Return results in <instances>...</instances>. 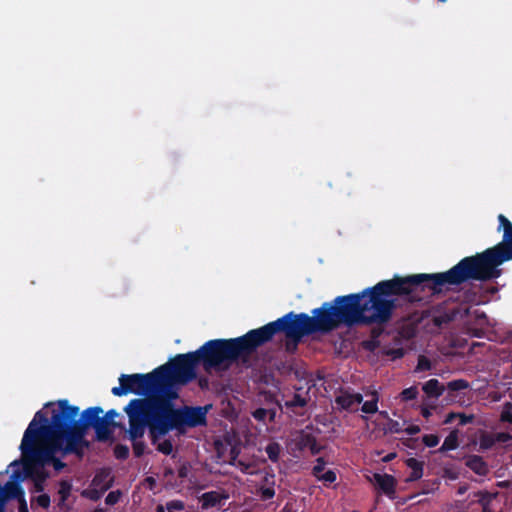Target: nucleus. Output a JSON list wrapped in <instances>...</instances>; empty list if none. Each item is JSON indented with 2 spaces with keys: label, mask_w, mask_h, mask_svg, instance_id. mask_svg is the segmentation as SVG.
<instances>
[{
  "label": "nucleus",
  "mask_w": 512,
  "mask_h": 512,
  "mask_svg": "<svg viewBox=\"0 0 512 512\" xmlns=\"http://www.w3.org/2000/svg\"><path fill=\"white\" fill-rule=\"evenodd\" d=\"M363 346L367 350L374 351L375 349H377L380 346V341H379V339H370V340L364 341Z\"/></svg>",
  "instance_id": "49"
},
{
  "label": "nucleus",
  "mask_w": 512,
  "mask_h": 512,
  "mask_svg": "<svg viewBox=\"0 0 512 512\" xmlns=\"http://www.w3.org/2000/svg\"><path fill=\"white\" fill-rule=\"evenodd\" d=\"M131 426V436L144 437L148 429L150 440L156 444L162 436L175 430L164 406L153 399H132L124 407Z\"/></svg>",
  "instance_id": "5"
},
{
  "label": "nucleus",
  "mask_w": 512,
  "mask_h": 512,
  "mask_svg": "<svg viewBox=\"0 0 512 512\" xmlns=\"http://www.w3.org/2000/svg\"><path fill=\"white\" fill-rule=\"evenodd\" d=\"M317 479L320 481L333 483L336 481L337 476L333 470H327L326 472L322 473L319 477H317Z\"/></svg>",
  "instance_id": "43"
},
{
  "label": "nucleus",
  "mask_w": 512,
  "mask_h": 512,
  "mask_svg": "<svg viewBox=\"0 0 512 512\" xmlns=\"http://www.w3.org/2000/svg\"><path fill=\"white\" fill-rule=\"evenodd\" d=\"M121 492L120 491H111L105 499L106 504L108 505H114L119 501Z\"/></svg>",
  "instance_id": "46"
},
{
  "label": "nucleus",
  "mask_w": 512,
  "mask_h": 512,
  "mask_svg": "<svg viewBox=\"0 0 512 512\" xmlns=\"http://www.w3.org/2000/svg\"><path fill=\"white\" fill-rule=\"evenodd\" d=\"M265 452H266L268 458L272 462L277 463L279 461V458H280L281 446L277 442H270L266 446Z\"/></svg>",
  "instance_id": "27"
},
{
  "label": "nucleus",
  "mask_w": 512,
  "mask_h": 512,
  "mask_svg": "<svg viewBox=\"0 0 512 512\" xmlns=\"http://www.w3.org/2000/svg\"><path fill=\"white\" fill-rule=\"evenodd\" d=\"M166 506L164 507L163 505H158L156 507V512H166Z\"/></svg>",
  "instance_id": "64"
},
{
  "label": "nucleus",
  "mask_w": 512,
  "mask_h": 512,
  "mask_svg": "<svg viewBox=\"0 0 512 512\" xmlns=\"http://www.w3.org/2000/svg\"><path fill=\"white\" fill-rule=\"evenodd\" d=\"M405 464L411 469V473L406 479L407 482H414L422 478L424 462L411 457L405 460Z\"/></svg>",
  "instance_id": "22"
},
{
  "label": "nucleus",
  "mask_w": 512,
  "mask_h": 512,
  "mask_svg": "<svg viewBox=\"0 0 512 512\" xmlns=\"http://www.w3.org/2000/svg\"><path fill=\"white\" fill-rule=\"evenodd\" d=\"M374 480L379 489L387 495L390 499L395 498L396 492V480L390 474H374Z\"/></svg>",
  "instance_id": "16"
},
{
  "label": "nucleus",
  "mask_w": 512,
  "mask_h": 512,
  "mask_svg": "<svg viewBox=\"0 0 512 512\" xmlns=\"http://www.w3.org/2000/svg\"><path fill=\"white\" fill-rule=\"evenodd\" d=\"M17 501H18V504H19L18 512H29L27 501H26V498H25V492H23L22 498H18Z\"/></svg>",
  "instance_id": "51"
},
{
  "label": "nucleus",
  "mask_w": 512,
  "mask_h": 512,
  "mask_svg": "<svg viewBox=\"0 0 512 512\" xmlns=\"http://www.w3.org/2000/svg\"><path fill=\"white\" fill-rule=\"evenodd\" d=\"M418 369L420 370H428L430 369V362L427 358L425 357H420L419 360H418V366H417Z\"/></svg>",
  "instance_id": "55"
},
{
  "label": "nucleus",
  "mask_w": 512,
  "mask_h": 512,
  "mask_svg": "<svg viewBox=\"0 0 512 512\" xmlns=\"http://www.w3.org/2000/svg\"><path fill=\"white\" fill-rule=\"evenodd\" d=\"M166 509L168 512H176L185 509V504L181 500H171L166 503Z\"/></svg>",
  "instance_id": "39"
},
{
  "label": "nucleus",
  "mask_w": 512,
  "mask_h": 512,
  "mask_svg": "<svg viewBox=\"0 0 512 512\" xmlns=\"http://www.w3.org/2000/svg\"><path fill=\"white\" fill-rule=\"evenodd\" d=\"M50 464L53 466V468L56 471H61L62 469H64L66 467V463H64L57 457H55L53 460H51Z\"/></svg>",
  "instance_id": "53"
},
{
  "label": "nucleus",
  "mask_w": 512,
  "mask_h": 512,
  "mask_svg": "<svg viewBox=\"0 0 512 512\" xmlns=\"http://www.w3.org/2000/svg\"><path fill=\"white\" fill-rule=\"evenodd\" d=\"M499 264L512 260V230L509 235H503L502 241L493 247L488 248Z\"/></svg>",
  "instance_id": "12"
},
{
  "label": "nucleus",
  "mask_w": 512,
  "mask_h": 512,
  "mask_svg": "<svg viewBox=\"0 0 512 512\" xmlns=\"http://www.w3.org/2000/svg\"><path fill=\"white\" fill-rule=\"evenodd\" d=\"M301 443L304 447H308L312 455H317L320 453L321 447L318 445L317 440L311 434H306Z\"/></svg>",
  "instance_id": "26"
},
{
  "label": "nucleus",
  "mask_w": 512,
  "mask_h": 512,
  "mask_svg": "<svg viewBox=\"0 0 512 512\" xmlns=\"http://www.w3.org/2000/svg\"><path fill=\"white\" fill-rule=\"evenodd\" d=\"M372 396L373 398L369 401H365L363 404H362V407H361V410L362 412L366 413V414H374L378 411V393L376 391H374L372 393Z\"/></svg>",
  "instance_id": "28"
},
{
  "label": "nucleus",
  "mask_w": 512,
  "mask_h": 512,
  "mask_svg": "<svg viewBox=\"0 0 512 512\" xmlns=\"http://www.w3.org/2000/svg\"><path fill=\"white\" fill-rule=\"evenodd\" d=\"M449 391H461L469 388V382L464 379H456L447 383L446 387Z\"/></svg>",
  "instance_id": "31"
},
{
  "label": "nucleus",
  "mask_w": 512,
  "mask_h": 512,
  "mask_svg": "<svg viewBox=\"0 0 512 512\" xmlns=\"http://www.w3.org/2000/svg\"><path fill=\"white\" fill-rule=\"evenodd\" d=\"M308 404V398L299 393H294L291 400L285 402L288 409L294 410L296 407H305Z\"/></svg>",
  "instance_id": "29"
},
{
  "label": "nucleus",
  "mask_w": 512,
  "mask_h": 512,
  "mask_svg": "<svg viewBox=\"0 0 512 512\" xmlns=\"http://www.w3.org/2000/svg\"><path fill=\"white\" fill-rule=\"evenodd\" d=\"M311 313L312 316H309L291 311L254 329L255 349L270 342L277 333H284L285 351L293 354L305 336L315 333L329 334L342 326L353 328L387 324L385 305L376 298L372 287L358 293L337 296L313 309Z\"/></svg>",
  "instance_id": "1"
},
{
  "label": "nucleus",
  "mask_w": 512,
  "mask_h": 512,
  "mask_svg": "<svg viewBox=\"0 0 512 512\" xmlns=\"http://www.w3.org/2000/svg\"><path fill=\"white\" fill-rule=\"evenodd\" d=\"M458 446H459L458 431L454 430V431L450 432L449 435L445 438L441 447L438 449V452L444 453L447 451L455 450L458 448Z\"/></svg>",
  "instance_id": "25"
},
{
  "label": "nucleus",
  "mask_w": 512,
  "mask_h": 512,
  "mask_svg": "<svg viewBox=\"0 0 512 512\" xmlns=\"http://www.w3.org/2000/svg\"><path fill=\"white\" fill-rule=\"evenodd\" d=\"M457 418H459V425L464 426L472 423L475 417L473 414L457 413Z\"/></svg>",
  "instance_id": "47"
},
{
  "label": "nucleus",
  "mask_w": 512,
  "mask_h": 512,
  "mask_svg": "<svg viewBox=\"0 0 512 512\" xmlns=\"http://www.w3.org/2000/svg\"><path fill=\"white\" fill-rule=\"evenodd\" d=\"M190 466L187 463L182 464L178 468V477L184 479L188 476Z\"/></svg>",
  "instance_id": "54"
},
{
  "label": "nucleus",
  "mask_w": 512,
  "mask_h": 512,
  "mask_svg": "<svg viewBox=\"0 0 512 512\" xmlns=\"http://www.w3.org/2000/svg\"><path fill=\"white\" fill-rule=\"evenodd\" d=\"M439 437L435 434H426L422 437V442L427 446V447H435L438 445L439 443Z\"/></svg>",
  "instance_id": "41"
},
{
  "label": "nucleus",
  "mask_w": 512,
  "mask_h": 512,
  "mask_svg": "<svg viewBox=\"0 0 512 512\" xmlns=\"http://www.w3.org/2000/svg\"><path fill=\"white\" fill-rule=\"evenodd\" d=\"M125 437L132 442V448H133V453H134L135 457L140 458L141 456H143L145 453V449H146V444L142 440L143 437L134 438L133 436H131V426L130 425H129V428L126 430Z\"/></svg>",
  "instance_id": "24"
},
{
  "label": "nucleus",
  "mask_w": 512,
  "mask_h": 512,
  "mask_svg": "<svg viewBox=\"0 0 512 512\" xmlns=\"http://www.w3.org/2000/svg\"><path fill=\"white\" fill-rule=\"evenodd\" d=\"M157 450L163 453L164 455H170L173 451V444L171 440L165 439L164 441L159 443L157 446Z\"/></svg>",
  "instance_id": "40"
},
{
  "label": "nucleus",
  "mask_w": 512,
  "mask_h": 512,
  "mask_svg": "<svg viewBox=\"0 0 512 512\" xmlns=\"http://www.w3.org/2000/svg\"><path fill=\"white\" fill-rule=\"evenodd\" d=\"M23 492V487L16 481L9 480L4 485H0V512H5L8 501L22 498Z\"/></svg>",
  "instance_id": "13"
},
{
  "label": "nucleus",
  "mask_w": 512,
  "mask_h": 512,
  "mask_svg": "<svg viewBox=\"0 0 512 512\" xmlns=\"http://www.w3.org/2000/svg\"><path fill=\"white\" fill-rule=\"evenodd\" d=\"M103 409L99 406L89 407L81 413L79 419L73 418V422L78 431L86 439L87 430L93 428L96 440L99 442H107L113 440V434L116 428L126 431L123 423L115 421L120 414L115 409L108 410L104 415Z\"/></svg>",
  "instance_id": "7"
},
{
  "label": "nucleus",
  "mask_w": 512,
  "mask_h": 512,
  "mask_svg": "<svg viewBox=\"0 0 512 512\" xmlns=\"http://www.w3.org/2000/svg\"><path fill=\"white\" fill-rule=\"evenodd\" d=\"M362 401V394L350 393L348 391H341V393L335 397V403L337 406L346 411H355V407L361 404Z\"/></svg>",
  "instance_id": "14"
},
{
  "label": "nucleus",
  "mask_w": 512,
  "mask_h": 512,
  "mask_svg": "<svg viewBox=\"0 0 512 512\" xmlns=\"http://www.w3.org/2000/svg\"><path fill=\"white\" fill-rule=\"evenodd\" d=\"M458 299L463 304L479 305L484 302L485 294L482 291L481 285H472L469 288L462 290L458 295Z\"/></svg>",
  "instance_id": "15"
},
{
  "label": "nucleus",
  "mask_w": 512,
  "mask_h": 512,
  "mask_svg": "<svg viewBox=\"0 0 512 512\" xmlns=\"http://www.w3.org/2000/svg\"><path fill=\"white\" fill-rule=\"evenodd\" d=\"M260 496L262 500H270L275 496V489L273 487H262Z\"/></svg>",
  "instance_id": "44"
},
{
  "label": "nucleus",
  "mask_w": 512,
  "mask_h": 512,
  "mask_svg": "<svg viewBox=\"0 0 512 512\" xmlns=\"http://www.w3.org/2000/svg\"><path fill=\"white\" fill-rule=\"evenodd\" d=\"M465 464L470 470L480 476H485L489 472L488 465L479 455L468 456Z\"/></svg>",
  "instance_id": "20"
},
{
  "label": "nucleus",
  "mask_w": 512,
  "mask_h": 512,
  "mask_svg": "<svg viewBox=\"0 0 512 512\" xmlns=\"http://www.w3.org/2000/svg\"><path fill=\"white\" fill-rule=\"evenodd\" d=\"M73 489L72 482L70 480H60L58 482V503L57 506L62 511H67L70 509V506L66 503L69 499L71 492Z\"/></svg>",
  "instance_id": "17"
},
{
  "label": "nucleus",
  "mask_w": 512,
  "mask_h": 512,
  "mask_svg": "<svg viewBox=\"0 0 512 512\" xmlns=\"http://www.w3.org/2000/svg\"><path fill=\"white\" fill-rule=\"evenodd\" d=\"M497 485L500 488H507V487H509V482L508 481H501V482H498Z\"/></svg>",
  "instance_id": "63"
},
{
  "label": "nucleus",
  "mask_w": 512,
  "mask_h": 512,
  "mask_svg": "<svg viewBox=\"0 0 512 512\" xmlns=\"http://www.w3.org/2000/svg\"><path fill=\"white\" fill-rule=\"evenodd\" d=\"M35 503L43 509H48L51 504V498L48 494L42 493L39 496L31 498V507L32 508L34 507Z\"/></svg>",
  "instance_id": "30"
},
{
  "label": "nucleus",
  "mask_w": 512,
  "mask_h": 512,
  "mask_svg": "<svg viewBox=\"0 0 512 512\" xmlns=\"http://www.w3.org/2000/svg\"><path fill=\"white\" fill-rule=\"evenodd\" d=\"M325 466H326L325 459L323 457H318L316 459L315 466L312 468V475L316 478L319 477L322 474V472L324 471Z\"/></svg>",
  "instance_id": "38"
},
{
  "label": "nucleus",
  "mask_w": 512,
  "mask_h": 512,
  "mask_svg": "<svg viewBox=\"0 0 512 512\" xmlns=\"http://www.w3.org/2000/svg\"><path fill=\"white\" fill-rule=\"evenodd\" d=\"M494 436H495V441L496 442L506 443V442H508V441H510L512 439V436L509 433H506V432H500V433H497Z\"/></svg>",
  "instance_id": "52"
},
{
  "label": "nucleus",
  "mask_w": 512,
  "mask_h": 512,
  "mask_svg": "<svg viewBox=\"0 0 512 512\" xmlns=\"http://www.w3.org/2000/svg\"><path fill=\"white\" fill-rule=\"evenodd\" d=\"M501 422H507L512 424V403L505 402L500 415Z\"/></svg>",
  "instance_id": "34"
},
{
  "label": "nucleus",
  "mask_w": 512,
  "mask_h": 512,
  "mask_svg": "<svg viewBox=\"0 0 512 512\" xmlns=\"http://www.w3.org/2000/svg\"><path fill=\"white\" fill-rule=\"evenodd\" d=\"M495 436L490 434H484L480 438V448L487 450L495 445Z\"/></svg>",
  "instance_id": "37"
},
{
  "label": "nucleus",
  "mask_w": 512,
  "mask_h": 512,
  "mask_svg": "<svg viewBox=\"0 0 512 512\" xmlns=\"http://www.w3.org/2000/svg\"><path fill=\"white\" fill-rule=\"evenodd\" d=\"M198 364H201V361L196 350L178 354L169 362L155 368L163 396L179 397L178 386L196 379Z\"/></svg>",
  "instance_id": "6"
},
{
  "label": "nucleus",
  "mask_w": 512,
  "mask_h": 512,
  "mask_svg": "<svg viewBox=\"0 0 512 512\" xmlns=\"http://www.w3.org/2000/svg\"><path fill=\"white\" fill-rule=\"evenodd\" d=\"M25 475L33 481V492L42 493L45 490V482L49 478V473L37 465L23 462Z\"/></svg>",
  "instance_id": "11"
},
{
  "label": "nucleus",
  "mask_w": 512,
  "mask_h": 512,
  "mask_svg": "<svg viewBox=\"0 0 512 512\" xmlns=\"http://www.w3.org/2000/svg\"><path fill=\"white\" fill-rule=\"evenodd\" d=\"M421 431L420 427L418 425H409L405 429H403V432H405L408 435H416Z\"/></svg>",
  "instance_id": "56"
},
{
  "label": "nucleus",
  "mask_w": 512,
  "mask_h": 512,
  "mask_svg": "<svg viewBox=\"0 0 512 512\" xmlns=\"http://www.w3.org/2000/svg\"><path fill=\"white\" fill-rule=\"evenodd\" d=\"M383 332V329L380 327H375L371 330V339H379Z\"/></svg>",
  "instance_id": "57"
},
{
  "label": "nucleus",
  "mask_w": 512,
  "mask_h": 512,
  "mask_svg": "<svg viewBox=\"0 0 512 512\" xmlns=\"http://www.w3.org/2000/svg\"><path fill=\"white\" fill-rule=\"evenodd\" d=\"M44 408L51 409L50 419L43 410H39L24 432L20 445L23 462L44 467L59 451L63 455L82 457L90 444L73 422V418L79 415V407L61 399L47 402Z\"/></svg>",
  "instance_id": "3"
},
{
  "label": "nucleus",
  "mask_w": 512,
  "mask_h": 512,
  "mask_svg": "<svg viewBox=\"0 0 512 512\" xmlns=\"http://www.w3.org/2000/svg\"><path fill=\"white\" fill-rule=\"evenodd\" d=\"M103 493L104 492H101V489L100 490H97V489L83 490L82 496L86 497L92 501H97L98 499H100V497Z\"/></svg>",
  "instance_id": "42"
},
{
  "label": "nucleus",
  "mask_w": 512,
  "mask_h": 512,
  "mask_svg": "<svg viewBox=\"0 0 512 512\" xmlns=\"http://www.w3.org/2000/svg\"><path fill=\"white\" fill-rule=\"evenodd\" d=\"M422 389L428 397L437 399L443 394L446 388L441 385L438 379L432 378L424 383Z\"/></svg>",
  "instance_id": "23"
},
{
  "label": "nucleus",
  "mask_w": 512,
  "mask_h": 512,
  "mask_svg": "<svg viewBox=\"0 0 512 512\" xmlns=\"http://www.w3.org/2000/svg\"><path fill=\"white\" fill-rule=\"evenodd\" d=\"M462 311L464 315H467L469 313V307L460 308L458 306H450L447 302H443L434 308L431 321L434 326L441 329L454 321Z\"/></svg>",
  "instance_id": "10"
},
{
  "label": "nucleus",
  "mask_w": 512,
  "mask_h": 512,
  "mask_svg": "<svg viewBox=\"0 0 512 512\" xmlns=\"http://www.w3.org/2000/svg\"><path fill=\"white\" fill-rule=\"evenodd\" d=\"M475 500L469 503V507H471L474 503H477L481 506V512H491L490 505L492 501L496 498L497 493H491L488 491H478L474 493Z\"/></svg>",
  "instance_id": "19"
},
{
  "label": "nucleus",
  "mask_w": 512,
  "mask_h": 512,
  "mask_svg": "<svg viewBox=\"0 0 512 512\" xmlns=\"http://www.w3.org/2000/svg\"><path fill=\"white\" fill-rule=\"evenodd\" d=\"M118 380L120 385L111 390L114 396L121 397L133 393L143 396L141 399H153L159 402L164 399L156 369L146 374H121Z\"/></svg>",
  "instance_id": "8"
},
{
  "label": "nucleus",
  "mask_w": 512,
  "mask_h": 512,
  "mask_svg": "<svg viewBox=\"0 0 512 512\" xmlns=\"http://www.w3.org/2000/svg\"><path fill=\"white\" fill-rule=\"evenodd\" d=\"M388 428H389L390 432H392V433L403 432L402 425L398 421L393 420V419H389Z\"/></svg>",
  "instance_id": "48"
},
{
  "label": "nucleus",
  "mask_w": 512,
  "mask_h": 512,
  "mask_svg": "<svg viewBox=\"0 0 512 512\" xmlns=\"http://www.w3.org/2000/svg\"><path fill=\"white\" fill-rule=\"evenodd\" d=\"M239 452L236 450V448H232L231 449V452H230V455H231V461H230V464L233 465L234 464V461L236 460L237 456H238Z\"/></svg>",
  "instance_id": "60"
},
{
  "label": "nucleus",
  "mask_w": 512,
  "mask_h": 512,
  "mask_svg": "<svg viewBox=\"0 0 512 512\" xmlns=\"http://www.w3.org/2000/svg\"><path fill=\"white\" fill-rule=\"evenodd\" d=\"M255 352L254 329L236 338L209 340L197 349L201 364L207 372L225 371L234 363L249 367Z\"/></svg>",
  "instance_id": "4"
},
{
  "label": "nucleus",
  "mask_w": 512,
  "mask_h": 512,
  "mask_svg": "<svg viewBox=\"0 0 512 512\" xmlns=\"http://www.w3.org/2000/svg\"><path fill=\"white\" fill-rule=\"evenodd\" d=\"M418 389L416 386H411L409 388L404 389L400 393V397L402 401H411L417 398L418 396Z\"/></svg>",
  "instance_id": "35"
},
{
  "label": "nucleus",
  "mask_w": 512,
  "mask_h": 512,
  "mask_svg": "<svg viewBox=\"0 0 512 512\" xmlns=\"http://www.w3.org/2000/svg\"><path fill=\"white\" fill-rule=\"evenodd\" d=\"M468 490V485L467 484H464V485H460L457 489V494L458 495H463L467 492Z\"/></svg>",
  "instance_id": "61"
},
{
  "label": "nucleus",
  "mask_w": 512,
  "mask_h": 512,
  "mask_svg": "<svg viewBox=\"0 0 512 512\" xmlns=\"http://www.w3.org/2000/svg\"><path fill=\"white\" fill-rule=\"evenodd\" d=\"M228 494L220 493L218 491H209L202 494L200 500L202 502V508L208 509L220 505L223 500L228 499Z\"/></svg>",
  "instance_id": "18"
},
{
  "label": "nucleus",
  "mask_w": 512,
  "mask_h": 512,
  "mask_svg": "<svg viewBox=\"0 0 512 512\" xmlns=\"http://www.w3.org/2000/svg\"><path fill=\"white\" fill-rule=\"evenodd\" d=\"M92 485L101 489V492L110 489L113 485V478L110 477V471L107 469L98 471L92 480Z\"/></svg>",
  "instance_id": "21"
},
{
  "label": "nucleus",
  "mask_w": 512,
  "mask_h": 512,
  "mask_svg": "<svg viewBox=\"0 0 512 512\" xmlns=\"http://www.w3.org/2000/svg\"><path fill=\"white\" fill-rule=\"evenodd\" d=\"M387 355L389 356H392L393 359H399V358H402L405 354L404 352V349L403 348H395V349H390L386 352Z\"/></svg>",
  "instance_id": "50"
},
{
  "label": "nucleus",
  "mask_w": 512,
  "mask_h": 512,
  "mask_svg": "<svg viewBox=\"0 0 512 512\" xmlns=\"http://www.w3.org/2000/svg\"><path fill=\"white\" fill-rule=\"evenodd\" d=\"M499 264L487 248L481 253L467 256L445 272L395 275L372 286L376 298L384 303L389 323L397 308L394 296H404L410 303L421 302L438 295L449 286H459L469 280L488 281L500 277Z\"/></svg>",
  "instance_id": "2"
},
{
  "label": "nucleus",
  "mask_w": 512,
  "mask_h": 512,
  "mask_svg": "<svg viewBox=\"0 0 512 512\" xmlns=\"http://www.w3.org/2000/svg\"><path fill=\"white\" fill-rule=\"evenodd\" d=\"M455 418H457V413L455 412H450L447 416H446V419L444 421L445 424H449L451 423Z\"/></svg>",
  "instance_id": "59"
},
{
  "label": "nucleus",
  "mask_w": 512,
  "mask_h": 512,
  "mask_svg": "<svg viewBox=\"0 0 512 512\" xmlns=\"http://www.w3.org/2000/svg\"><path fill=\"white\" fill-rule=\"evenodd\" d=\"M421 415H422L424 418L428 419V418L432 415L430 408H428V407H422V408H421Z\"/></svg>",
  "instance_id": "58"
},
{
  "label": "nucleus",
  "mask_w": 512,
  "mask_h": 512,
  "mask_svg": "<svg viewBox=\"0 0 512 512\" xmlns=\"http://www.w3.org/2000/svg\"><path fill=\"white\" fill-rule=\"evenodd\" d=\"M439 485H440V481L438 479H435L432 482L424 481L422 483L421 494L434 493L439 488Z\"/></svg>",
  "instance_id": "36"
},
{
  "label": "nucleus",
  "mask_w": 512,
  "mask_h": 512,
  "mask_svg": "<svg viewBox=\"0 0 512 512\" xmlns=\"http://www.w3.org/2000/svg\"><path fill=\"white\" fill-rule=\"evenodd\" d=\"M114 456L118 460H126L129 457V447L124 444H117L115 445L114 449Z\"/></svg>",
  "instance_id": "33"
},
{
  "label": "nucleus",
  "mask_w": 512,
  "mask_h": 512,
  "mask_svg": "<svg viewBox=\"0 0 512 512\" xmlns=\"http://www.w3.org/2000/svg\"><path fill=\"white\" fill-rule=\"evenodd\" d=\"M269 411L268 413V418L270 421H274L275 417H276V410L274 408L272 409H267Z\"/></svg>",
  "instance_id": "62"
},
{
  "label": "nucleus",
  "mask_w": 512,
  "mask_h": 512,
  "mask_svg": "<svg viewBox=\"0 0 512 512\" xmlns=\"http://www.w3.org/2000/svg\"><path fill=\"white\" fill-rule=\"evenodd\" d=\"M498 221H499V226L497 228V231L503 230V235L507 234V236H508L510 231H512V223L503 214L498 215Z\"/></svg>",
  "instance_id": "32"
},
{
  "label": "nucleus",
  "mask_w": 512,
  "mask_h": 512,
  "mask_svg": "<svg viewBox=\"0 0 512 512\" xmlns=\"http://www.w3.org/2000/svg\"><path fill=\"white\" fill-rule=\"evenodd\" d=\"M178 397H164L162 405L164 406L175 430H180L184 427H198L206 424V407H189L184 406L177 408L174 401Z\"/></svg>",
  "instance_id": "9"
},
{
  "label": "nucleus",
  "mask_w": 512,
  "mask_h": 512,
  "mask_svg": "<svg viewBox=\"0 0 512 512\" xmlns=\"http://www.w3.org/2000/svg\"><path fill=\"white\" fill-rule=\"evenodd\" d=\"M269 411L266 408H257L252 412V416L257 421H265L268 416Z\"/></svg>",
  "instance_id": "45"
}]
</instances>
